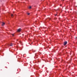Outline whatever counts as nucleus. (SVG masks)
Listing matches in <instances>:
<instances>
[{
	"mask_svg": "<svg viewBox=\"0 0 77 77\" xmlns=\"http://www.w3.org/2000/svg\"><path fill=\"white\" fill-rule=\"evenodd\" d=\"M21 28H20L17 30V32H21Z\"/></svg>",
	"mask_w": 77,
	"mask_h": 77,
	"instance_id": "obj_1",
	"label": "nucleus"
},
{
	"mask_svg": "<svg viewBox=\"0 0 77 77\" xmlns=\"http://www.w3.org/2000/svg\"><path fill=\"white\" fill-rule=\"evenodd\" d=\"M66 44H67V42H66V41L64 42V45H66Z\"/></svg>",
	"mask_w": 77,
	"mask_h": 77,
	"instance_id": "obj_2",
	"label": "nucleus"
},
{
	"mask_svg": "<svg viewBox=\"0 0 77 77\" xmlns=\"http://www.w3.org/2000/svg\"><path fill=\"white\" fill-rule=\"evenodd\" d=\"M11 17H14V14H11Z\"/></svg>",
	"mask_w": 77,
	"mask_h": 77,
	"instance_id": "obj_3",
	"label": "nucleus"
},
{
	"mask_svg": "<svg viewBox=\"0 0 77 77\" xmlns=\"http://www.w3.org/2000/svg\"><path fill=\"white\" fill-rule=\"evenodd\" d=\"M5 23L2 22V26H4V25H5Z\"/></svg>",
	"mask_w": 77,
	"mask_h": 77,
	"instance_id": "obj_4",
	"label": "nucleus"
},
{
	"mask_svg": "<svg viewBox=\"0 0 77 77\" xmlns=\"http://www.w3.org/2000/svg\"><path fill=\"white\" fill-rule=\"evenodd\" d=\"M10 46H12V43H11Z\"/></svg>",
	"mask_w": 77,
	"mask_h": 77,
	"instance_id": "obj_5",
	"label": "nucleus"
},
{
	"mask_svg": "<svg viewBox=\"0 0 77 77\" xmlns=\"http://www.w3.org/2000/svg\"><path fill=\"white\" fill-rule=\"evenodd\" d=\"M31 8H32V6H30L29 8V9H31Z\"/></svg>",
	"mask_w": 77,
	"mask_h": 77,
	"instance_id": "obj_6",
	"label": "nucleus"
},
{
	"mask_svg": "<svg viewBox=\"0 0 77 77\" xmlns=\"http://www.w3.org/2000/svg\"><path fill=\"white\" fill-rule=\"evenodd\" d=\"M12 35L13 36H14V34H12Z\"/></svg>",
	"mask_w": 77,
	"mask_h": 77,
	"instance_id": "obj_7",
	"label": "nucleus"
},
{
	"mask_svg": "<svg viewBox=\"0 0 77 77\" xmlns=\"http://www.w3.org/2000/svg\"><path fill=\"white\" fill-rule=\"evenodd\" d=\"M27 14L28 15H30V13H27Z\"/></svg>",
	"mask_w": 77,
	"mask_h": 77,
	"instance_id": "obj_8",
	"label": "nucleus"
},
{
	"mask_svg": "<svg viewBox=\"0 0 77 77\" xmlns=\"http://www.w3.org/2000/svg\"><path fill=\"white\" fill-rule=\"evenodd\" d=\"M75 39H77V37H75Z\"/></svg>",
	"mask_w": 77,
	"mask_h": 77,
	"instance_id": "obj_9",
	"label": "nucleus"
},
{
	"mask_svg": "<svg viewBox=\"0 0 77 77\" xmlns=\"http://www.w3.org/2000/svg\"><path fill=\"white\" fill-rule=\"evenodd\" d=\"M56 15H57V14L55 15V16H56Z\"/></svg>",
	"mask_w": 77,
	"mask_h": 77,
	"instance_id": "obj_10",
	"label": "nucleus"
},
{
	"mask_svg": "<svg viewBox=\"0 0 77 77\" xmlns=\"http://www.w3.org/2000/svg\"><path fill=\"white\" fill-rule=\"evenodd\" d=\"M34 58H35H35H36V57H34Z\"/></svg>",
	"mask_w": 77,
	"mask_h": 77,
	"instance_id": "obj_11",
	"label": "nucleus"
},
{
	"mask_svg": "<svg viewBox=\"0 0 77 77\" xmlns=\"http://www.w3.org/2000/svg\"><path fill=\"white\" fill-rule=\"evenodd\" d=\"M48 19H49V20H50V18H48Z\"/></svg>",
	"mask_w": 77,
	"mask_h": 77,
	"instance_id": "obj_12",
	"label": "nucleus"
},
{
	"mask_svg": "<svg viewBox=\"0 0 77 77\" xmlns=\"http://www.w3.org/2000/svg\"><path fill=\"white\" fill-rule=\"evenodd\" d=\"M23 36V34H22Z\"/></svg>",
	"mask_w": 77,
	"mask_h": 77,
	"instance_id": "obj_13",
	"label": "nucleus"
}]
</instances>
